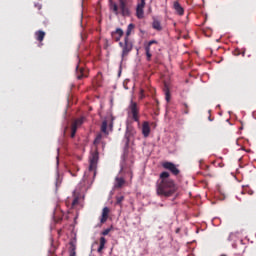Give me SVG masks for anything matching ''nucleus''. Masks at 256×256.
<instances>
[{
  "label": "nucleus",
  "instance_id": "1",
  "mask_svg": "<svg viewBox=\"0 0 256 256\" xmlns=\"http://www.w3.org/2000/svg\"><path fill=\"white\" fill-rule=\"evenodd\" d=\"M169 177H171V174L167 171L160 173L156 181V195L158 197H173L177 193L179 186H177L175 180Z\"/></svg>",
  "mask_w": 256,
  "mask_h": 256
},
{
  "label": "nucleus",
  "instance_id": "2",
  "mask_svg": "<svg viewBox=\"0 0 256 256\" xmlns=\"http://www.w3.org/2000/svg\"><path fill=\"white\" fill-rule=\"evenodd\" d=\"M133 29H135V24H129L124 37V42H119V47L122 49V59H125V57H127L129 53L133 51V40L130 38Z\"/></svg>",
  "mask_w": 256,
  "mask_h": 256
},
{
  "label": "nucleus",
  "instance_id": "3",
  "mask_svg": "<svg viewBox=\"0 0 256 256\" xmlns=\"http://www.w3.org/2000/svg\"><path fill=\"white\" fill-rule=\"evenodd\" d=\"M97 163H99V151L96 149L89 157V171H93L94 176L97 175Z\"/></svg>",
  "mask_w": 256,
  "mask_h": 256
},
{
  "label": "nucleus",
  "instance_id": "4",
  "mask_svg": "<svg viewBox=\"0 0 256 256\" xmlns=\"http://www.w3.org/2000/svg\"><path fill=\"white\" fill-rule=\"evenodd\" d=\"M129 111L132 115L133 121L136 123H139V106L137 105V102L131 101L129 105Z\"/></svg>",
  "mask_w": 256,
  "mask_h": 256
},
{
  "label": "nucleus",
  "instance_id": "5",
  "mask_svg": "<svg viewBox=\"0 0 256 256\" xmlns=\"http://www.w3.org/2000/svg\"><path fill=\"white\" fill-rule=\"evenodd\" d=\"M163 169H166L167 171H170V173H172V175H179V173H181V171L179 170V168H177V166L175 164H173V162H164L162 164Z\"/></svg>",
  "mask_w": 256,
  "mask_h": 256
},
{
  "label": "nucleus",
  "instance_id": "6",
  "mask_svg": "<svg viewBox=\"0 0 256 256\" xmlns=\"http://www.w3.org/2000/svg\"><path fill=\"white\" fill-rule=\"evenodd\" d=\"M119 9L123 17H129V15H131V10L127 5V0H119Z\"/></svg>",
  "mask_w": 256,
  "mask_h": 256
},
{
  "label": "nucleus",
  "instance_id": "7",
  "mask_svg": "<svg viewBox=\"0 0 256 256\" xmlns=\"http://www.w3.org/2000/svg\"><path fill=\"white\" fill-rule=\"evenodd\" d=\"M135 128L132 126H127L126 132H125V141H126V147H129V143L131 142V137H135Z\"/></svg>",
  "mask_w": 256,
  "mask_h": 256
},
{
  "label": "nucleus",
  "instance_id": "8",
  "mask_svg": "<svg viewBox=\"0 0 256 256\" xmlns=\"http://www.w3.org/2000/svg\"><path fill=\"white\" fill-rule=\"evenodd\" d=\"M83 125V118L76 119L71 126V138L75 137L77 129Z\"/></svg>",
  "mask_w": 256,
  "mask_h": 256
},
{
  "label": "nucleus",
  "instance_id": "9",
  "mask_svg": "<svg viewBox=\"0 0 256 256\" xmlns=\"http://www.w3.org/2000/svg\"><path fill=\"white\" fill-rule=\"evenodd\" d=\"M143 9H145V0H141L137 5L136 16L138 19H143V17H145V12Z\"/></svg>",
  "mask_w": 256,
  "mask_h": 256
},
{
  "label": "nucleus",
  "instance_id": "10",
  "mask_svg": "<svg viewBox=\"0 0 256 256\" xmlns=\"http://www.w3.org/2000/svg\"><path fill=\"white\" fill-rule=\"evenodd\" d=\"M123 35H125V32L121 28H117L111 33L112 39H114L116 42L121 41V37H123Z\"/></svg>",
  "mask_w": 256,
  "mask_h": 256
},
{
  "label": "nucleus",
  "instance_id": "11",
  "mask_svg": "<svg viewBox=\"0 0 256 256\" xmlns=\"http://www.w3.org/2000/svg\"><path fill=\"white\" fill-rule=\"evenodd\" d=\"M151 45H157V40H151L148 42L147 46H145L147 61H151V57L153 56L151 54Z\"/></svg>",
  "mask_w": 256,
  "mask_h": 256
},
{
  "label": "nucleus",
  "instance_id": "12",
  "mask_svg": "<svg viewBox=\"0 0 256 256\" xmlns=\"http://www.w3.org/2000/svg\"><path fill=\"white\" fill-rule=\"evenodd\" d=\"M110 209L109 207H104L103 210H102V215H101V218H100V223L103 224V223H107V220L109 219V213H110Z\"/></svg>",
  "mask_w": 256,
  "mask_h": 256
},
{
  "label": "nucleus",
  "instance_id": "13",
  "mask_svg": "<svg viewBox=\"0 0 256 256\" xmlns=\"http://www.w3.org/2000/svg\"><path fill=\"white\" fill-rule=\"evenodd\" d=\"M173 9L177 13V15L183 16L185 15V9H183V6L178 1H175L173 4Z\"/></svg>",
  "mask_w": 256,
  "mask_h": 256
},
{
  "label": "nucleus",
  "instance_id": "14",
  "mask_svg": "<svg viewBox=\"0 0 256 256\" xmlns=\"http://www.w3.org/2000/svg\"><path fill=\"white\" fill-rule=\"evenodd\" d=\"M125 185V178L116 176L114 181V188L115 189H121Z\"/></svg>",
  "mask_w": 256,
  "mask_h": 256
},
{
  "label": "nucleus",
  "instance_id": "15",
  "mask_svg": "<svg viewBox=\"0 0 256 256\" xmlns=\"http://www.w3.org/2000/svg\"><path fill=\"white\" fill-rule=\"evenodd\" d=\"M151 133V127L149 126V122H144L142 125V134L144 137H148Z\"/></svg>",
  "mask_w": 256,
  "mask_h": 256
},
{
  "label": "nucleus",
  "instance_id": "16",
  "mask_svg": "<svg viewBox=\"0 0 256 256\" xmlns=\"http://www.w3.org/2000/svg\"><path fill=\"white\" fill-rule=\"evenodd\" d=\"M76 77L79 80L83 79V77H87V75H85V69L79 67V65L76 66Z\"/></svg>",
  "mask_w": 256,
  "mask_h": 256
},
{
  "label": "nucleus",
  "instance_id": "17",
  "mask_svg": "<svg viewBox=\"0 0 256 256\" xmlns=\"http://www.w3.org/2000/svg\"><path fill=\"white\" fill-rule=\"evenodd\" d=\"M36 41L41 43L43 39H45V32L43 30H39L35 32Z\"/></svg>",
  "mask_w": 256,
  "mask_h": 256
},
{
  "label": "nucleus",
  "instance_id": "18",
  "mask_svg": "<svg viewBox=\"0 0 256 256\" xmlns=\"http://www.w3.org/2000/svg\"><path fill=\"white\" fill-rule=\"evenodd\" d=\"M152 27L155 29V31H163V27L161 26V22L159 20H154Z\"/></svg>",
  "mask_w": 256,
  "mask_h": 256
},
{
  "label": "nucleus",
  "instance_id": "19",
  "mask_svg": "<svg viewBox=\"0 0 256 256\" xmlns=\"http://www.w3.org/2000/svg\"><path fill=\"white\" fill-rule=\"evenodd\" d=\"M110 9H112V11H113V13H115V15H118L119 6L117 5V3L113 2V0H110Z\"/></svg>",
  "mask_w": 256,
  "mask_h": 256
},
{
  "label": "nucleus",
  "instance_id": "20",
  "mask_svg": "<svg viewBox=\"0 0 256 256\" xmlns=\"http://www.w3.org/2000/svg\"><path fill=\"white\" fill-rule=\"evenodd\" d=\"M77 249V246L73 242H70V248H69V256H77V252H75Z\"/></svg>",
  "mask_w": 256,
  "mask_h": 256
},
{
  "label": "nucleus",
  "instance_id": "21",
  "mask_svg": "<svg viewBox=\"0 0 256 256\" xmlns=\"http://www.w3.org/2000/svg\"><path fill=\"white\" fill-rule=\"evenodd\" d=\"M164 93H165V99L167 103H169V101H171V92L169 91V87L167 86V84H165Z\"/></svg>",
  "mask_w": 256,
  "mask_h": 256
},
{
  "label": "nucleus",
  "instance_id": "22",
  "mask_svg": "<svg viewBox=\"0 0 256 256\" xmlns=\"http://www.w3.org/2000/svg\"><path fill=\"white\" fill-rule=\"evenodd\" d=\"M105 243H107V240L105 239V237H101L100 245L98 247V253H101L103 251V249H105Z\"/></svg>",
  "mask_w": 256,
  "mask_h": 256
},
{
  "label": "nucleus",
  "instance_id": "23",
  "mask_svg": "<svg viewBox=\"0 0 256 256\" xmlns=\"http://www.w3.org/2000/svg\"><path fill=\"white\" fill-rule=\"evenodd\" d=\"M108 125H109V123L107 122V120H104V121L102 122L101 131H102V133H104L105 135H109V132L107 131Z\"/></svg>",
  "mask_w": 256,
  "mask_h": 256
},
{
  "label": "nucleus",
  "instance_id": "24",
  "mask_svg": "<svg viewBox=\"0 0 256 256\" xmlns=\"http://www.w3.org/2000/svg\"><path fill=\"white\" fill-rule=\"evenodd\" d=\"M123 201H125V196L123 195L116 196V205L123 207Z\"/></svg>",
  "mask_w": 256,
  "mask_h": 256
},
{
  "label": "nucleus",
  "instance_id": "25",
  "mask_svg": "<svg viewBox=\"0 0 256 256\" xmlns=\"http://www.w3.org/2000/svg\"><path fill=\"white\" fill-rule=\"evenodd\" d=\"M102 139H103V135L102 134H97V136L94 140L95 147H97V145H99V143H101Z\"/></svg>",
  "mask_w": 256,
  "mask_h": 256
},
{
  "label": "nucleus",
  "instance_id": "26",
  "mask_svg": "<svg viewBox=\"0 0 256 256\" xmlns=\"http://www.w3.org/2000/svg\"><path fill=\"white\" fill-rule=\"evenodd\" d=\"M72 208L75 207L76 205H79V197H75L72 201Z\"/></svg>",
  "mask_w": 256,
  "mask_h": 256
},
{
  "label": "nucleus",
  "instance_id": "27",
  "mask_svg": "<svg viewBox=\"0 0 256 256\" xmlns=\"http://www.w3.org/2000/svg\"><path fill=\"white\" fill-rule=\"evenodd\" d=\"M139 99H145V90L144 89L140 90Z\"/></svg>",
  "mask_w": 256,
  "mask_h": 256
},
{
  "label": "nucleus",
  "instance_id": "28",
  "mask_svg": "<svg viewBox=\"0 0 256 256\" xmlns=\"http://www.w3.org/2000/svg\"><path fill=\"white\" fill-rule=\"evenodd\" d=\"M184 107H185L184 114L188 115L189 114V106L186 103H184Z\"/></svg>",
  "mask_w": 256,
  "mask_h": 256
},
{
  "label": "nucleus",
  "instance_id": "29",
  "mask_svg": "<svg viewBox=\"0 0 256 256\" xmlns=\"http://www.w3.org/2000/svg\"><path fill=\"white\" fill-rule=\"evenodd\" d=\"M108 233H111V228H107L104 231H102L101 235H107Z\"/></svg>",
  "mask_w": 256,
  "mask_h": 256
},
{
  "label": "nucleus",
  "instance_id": "30",
  "mask_svg": "<svg viewBox=\"0 0 256 256\" xmlns=\"http://www.w3.org/2000/svg\"><path fill=\"white\" fill-rule=\"evenodd\" d=\"M110 129H113V121L109 124Z\"/></svg>",
  "mask_w": 256,
  "mask_h": 256
},
{
  "label": "nucleus",
  "instance_id": "31",
  "mask_svg": "<svg viewBox=\"0 0 256 256\" xmlns=\"http://www.w3.org/2000/svg\"><path fill=\"white\" fill-rule=\"evenodd\" d=\"M235 55H239V50L238 49L235 50Z\"/></svg>",
  "mask_w": 256,
  "mask_h": 256
},
{
  "label": "nucleus",
  "instance_id": "32",
  "mask_svg": "<svg viewBox=\"0 0 256 256\" xmlns=\"http://www.w3.org/2000/svg\"><path fill=\"white\" fill-rule=\"evenodd\" d=\"M71 175L72 177H77V174H73L72 172H71Z\"/></svg>",
  "mask_w": 256,
  "mask_h": 256
},
{
  "label": "nucleus",
  "instance_id": "33",
  "mask_svg": "<svg viewBox=\"0 0 256 256\" xmlns=\"http://www.w3.org/2000/svg\"><path fill=\"white\" fill-rule=\"evenodd\" d=\"M249 195H253V191H250V192H249Z\"/></svg>",
  "mask_w": 256,
  "mask_h": 256
}]
</instances>
